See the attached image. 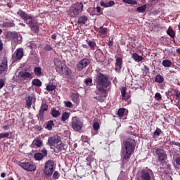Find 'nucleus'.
Wrapping results in <instances>:
<instances>
[{
	"label": "nucleus",
	"instance_id": "nucleus-1",
	"mask_svg": "<svg viewBox=\"0 0 180 180\" xmlns=\"http://www.w3.org/2000/svg\"><path fill=\"white\" fill-rule=\"evenodd\" d=\"M17 14L22 18V20L25 21L27 25H29L32 32L38 34L39 31V22L37 20H35L34 15H32V14H27V13L23 11V10H19L17 12Z\"/></svg>",
	"mask_w": 180,
	"mask_h": 180
},
{
	"label": "nucleus",
	"instance_id": "nucleus-2",
	"mask_svg": "<svg viewBox=\"0 0 180 180\" xmlns=\"http://www.w3.org/2000/svg\"><path fill=\"white\" fill-rule=\"evenodd\" d=\"M136 145V141L133 138H129L124 141V148L122 151V163H127L129 160L135 150Z\"/></svg>",
	"mask_w": 180,
	"mask_h": 180
},
{
	"label": "nucleus",
	"instance_id": "nucleus-3",
	"mask_svg": "<svg viewBox=\"0 0 180 180\" xmlns=\"http://www.w3.org/2000/svg\"><path fill=\"white\" fill-rule=\"evenodd\" d=\"M96 82L98 91L105 94L104 97H106V96H108V87L111 84L110 81L109 80V75L97 73Z\"/></svg>",
	"mask_w": 180,
	"mask_h": 180
},
{
	"label": "nucleus",
	"instance_id": "nucleus-4",
	"mask_svg": "<svg viewBox=\"0 0 180 180\" xmlns=\"http://www.w3.org/2000/svg\"><path fill=\"white\" fill-rule=\"evenodd\" d=\"M48 145L50 146L51 149H54L55 152L57 153H58V152H65L68 148V145L62 143L61 138L58 135L49 136V138H48Z\"/></svg>",
	"mask_w": 180,
	"mask_h": 180
},
{
	"label": "nucleus",
	"instance_id": "nucleus-5",
	"mask_svg": "<svg viewBox=\"0 0 180 180\" xmlns=\"http://www.w3.org/2000/svg\"><path fill=\"white\" fill-rule=\"evenodd\" d=\"M54 63L56 72L59 73V75H65L66 76L71 75V69H69V68H68V66H66V65L63 63L60 59H55Z\"/></svg>",
	"mask_w": 180,
	"mask_h": 180
},
{
	"label": "nucleus",
	"instance_id": "nucleus-6",
	"mask_svg": "<svg viewBox=\"0 0 180 180\" xmlns=\"http://www.w3.org/2000/svg\"><path fill=\"white\" fill-rule=\"evenodd\" d=\"M84 11V4L83 3H75L70 8L69 14L70 17H78L80 13H82Z\"/></svg>",
	"mask_w": 180,
	"mask_h": 180
},
{
	"label": "nucleus",
	"instance_id": "nucleus-7",
	"mask_svg": "<svg viewBox=\"0 0 180 180\" xmlns=\"http://www.w3.org/2000/svg\"><path fill=\"white\" fill-rule=\"evenodd\" d=\"M84 121L79 117H72L71 120V127L76 131H82L84 127Z\"/></svg>",
	"mask_w": 180,
	"mask_h": 180
},
{
	"label": "nucleus",
	"instance_id": "nucleus-8",
	"mask_svg": "<svg viewBox=\"0 0 180 180\" xmlns=\"http://www.w3.org/2000/svg\"><path fill=\"white\" fill-rule=\"evenodd\" d=\"M44 174L46 177H51L54 172V162L53 160H49L45 163V166L43 169Z\"/></svg>",
	"mask_w": 180,
	"mask_h": 180
},
{
	"label": "nucleus",
	"instance_id": "nucleus-9",
	"mask_svg": "<svg viewBox=\"0 0 180 180\" xmlns=\"http://www.w3.org/2000/svg\"><path fill=\"white\" fill-rule=\"evenodd\" d=\"M154 174L151 169H142L140 174V180H153Z\"/></svg>",
	"mask_w": 180,
	"mask_h": 180
},
{
	"label": "nucleus",
	"instance_id": "nucleus-10",
	"mask_svg": "<svg viewBox=\"0 0 180 180\" xmlns=\"http://www.w3.org/2000/svg\"><path fill=\"white\" fill-rule=\"evenodd\" d=\"M18 165L25 170H27V172H34L37 169L36 165L32 162H18Z\"/></svg>",
	"mask_w": 180,
	"mask_h": 180
},
{
	"label": "nucleus",
	"instance_id": "nucleus-11",
	"mask_svg": "<svg viewBox=\"0 0 180 180\" xmlns=\"http://www.w3.org/2000/svg\"><path fill=\"white\" fill-rule=\"evenodd\" d=\"M155 153L158 156V161L161 163H163L165 162L166 159H167V153L165 150V149H162V148H157L155 150Z\"/></svg>",
	"mask_w": 180,
	"mask_h": 180
},
{
	"label": "nucleus",
	"instance_id": "nucleus-12",
	"mask_svg": "<svg viewBox=\"0 0 180 180\" xmlns=\"http://www.w3.org/2000/svg\"><path fill=\"white\" fill-rule=\"evenodd\" d=\"M91 62V59H89L87 58L81 59V60H79L78 63H77V70L79 71L83 70L84 68H86L87 66H89V65H90Z\"/></svg>",
	"mask_w": 180,
	"mask_h": 180
},
{
	"label": "nucleus",
	"instance_id": "nucleus-13",
	"mask_svg": "<svg viewBox=\"0 0 180 180\" xmlns=\"http://www.w3.org/2000/svg\"><path fill=\"white\" fill-rule=\"evenodd\" d=\"M6 38L8 39H12V40H15L18 39L17 42L18 44H21L22 38L20 36H18V34L17 32H12L11 31H8L6 33Z\"/></svg>",
	"mask_w": 180,
	"mask_h": 180
},
{
	"label": "nucleus",
	"instance_id": "nucleus-14",
	"mask_svg": "<svg viewBox=\"0 0 180 180\" xmlns=\"http://www.w3.org/2000/svg\"><path fill=\"white\" fill-rule=\"evenodd\" d=\"M48 110H49L48 104H46L45 103H42V104H41V108L39 111V118L41 121H44V112L48 111Z\"/></svg>",
	"mask_w": 180,
	"mask_h": 180
},
{
	"label": "nucleus",
	"instance_id": "nucleus-15",
	"mask_svg": "<svg viewBox=\"0 0 180 180\" xmlns=\"http://www.w3.org/2000/svg\"><path fill=\"white\" fill-rule=\"evenodd\" d=\"M47 155L48 150L47 149H46V148H44V149H42L41 152H37L36 153H34V158L36 160H41V159H44V158L45 156H47Z\"/></svg>",
	"mask_w": 180,
	"mask_h": 180
},
{
	"label": "nucleus",
	"instance_id": "nucleus-16",
	"mask_svg": "<svg viewBox=\"0 0 180 180\" xmlns=\"http://www.w3.org/2000/svg\"><path fill=\"white\" fill-rule=\"evenodd\" d=\"M18 79L25 80V79H32V75L30 73V72H27L26 70H21L18 74Z\"/></svg>",
	"mask_w": 180,
	"mask_h": 180
},
{
	"label": "nucleus",
	"instance_id": "nucleus-17",
	"mask_svg": "<svg viewBox=\"0 0 180 180\" xmlns=\"http://www.w3.org/2000/svg\"><path fill=\"white\" fill-rule=\"evenodd\" d=\"M95 58L97 60V62H104L105 58L103 52L101 51V49H97L95 51Z\"/></svg>",
	"mask_w": 180,
	"mask_h": 180
},
{
	"label": "nucleus",
	"instance_id": "nucleus-18",
	"mask_svg": "<svg viewBox=\"0 0 180 180\" xmlns=\"http://www.w3.org/2000/svg\"><path fill=\"white\" fill-rule=\"evenodd\" d=\"M8 68L7 58H3L2 62L0 64V75H2L5 70Z\"/></svg>",
	"mask_w": 180,
	"mask_h": 180
},
{
	"label": "nucleus",
	"instance_id": "nucleus-19",
	"mask_svg": "<svg viewBox=\"0 0 180 180\" xmlns=\"http://www.w3.org/2000/svg\"><path fill=\"white\" fill-rule=\"evenodd\" d=\"M37 98H36V96H27V97H25V101H26V105L27 107H28V108H30V107H32V104L33 101H36Z\"/></svg>",
	"mask_w": 180,
	"mask_h": 180
},
{
	"label": "nucleus",
	"instance_id": "nucleus-20",
	"mask_svg": "<svg viewBox=\"0 0 180 180\" xmlns=\"http://www.w3.org/2000/svg\"><path fill=\"white\" fill-rule=\"evenodd\" d=\"M122 63H123L122 58H116V61L115 64L116 72H119L122 70Z\"/></svg>",
	"mask_w": 180,
	"mask_h": 180
},
{
	"label": "nucleus",
	"instance_id": "nucleus-21",
	"mask_svg": "<svg viewBox=\"0 0 180 180\" xmlns=\"http://www.w3.org/2000/svg\"><path fill=\"white\" fill-rule=\"evenodd\" d=\"M70 97L73 103H75V104H79L80 98L79 93H71Z\"/></svg>",
	"mask_w": 180,
	"mask_h": 180
},
{
	"label": "nucleus",
	"instance_id": "nucleus-22",
	"mask_svg": "<svg viewBox=\"0 0 180 180\" xmlns=\"http://www.w3.org/2000/svg\"><path fill=\"white\" fill-rule=\"evenodd\" d=\"M23 55H24L23 49L18 48V49H16V51H15L16 59H18V60L22 59Z\"/></svg>",
	"mask_w": 180,
	"mask_h": 180
},
{
	"label": "nucleus",
	"instance_id": "nucleus-23",
	"mask_svg": "<svg viewBox=\"0 0 180 180\" xmlns=\"http://www.w3.org/2000/svg\"><path fill=\"white\" fill-rule=\"evenodd\" d=\"M89 18L86 17V15H81L78 18L77 23L79 24L80 25H84L86 22H87Z\"/></svg>",
	"mask_w": 180,
	"mask_h": 180
},
{
	"label": "nucleus",
	"instance_id": "nucleus-24",
	"mask_svg": "<svg viewBox=\"0 0 180 180\" xmlns=\"http://www.w3.org/2000/svg\"><path fill=\"white\" fill-rule=\"evenodd\" d=\"M86 42L89 46L90 47V49H91V51H94V49H96L97 44L96 42H95V41H91L90 39H86Z\"/></svg>",
	"mask_w": 180,
	"mask_h": 180
},
{
	"label": "nucleus",
	"instance_id": "nucleus-25",
	"mask_svg": "<svg viewBox=\"0 0 180 180\" xmlns=\"http://www.w3.org/2000/svg\"><path fill=\"white\" fill-rule=\"evenodd\" d=\"M51 115L54 118H58V117H60V112L59 110H56V108H53L51 111Z\"/></svg>",
	"mask_w": 180,
	"mask_h": 180
},
{
	"label": "nucleus",
	"instance_id": "nucleus-26",
	"mask_svg": "<svg viewBox=\"0 0 180 180\" xmlns=\"http://www.w3.org/2000/svg\"><path fill=\"white\" fill-rule=\"evenodd\" d=\"M3 27L5 28H12L15 27V24L13 22V21L6 22L3 23Z\"/></svg>",
	"mask_w": 180,
	"mask_h": 180
},
{
	"label": "nucleus",
	"instance_id": "nucleus-27",
	"mask_svg": "<svg viewBox=\"0 0 180 180\" xmlns=\"http://www.w3.org/2000/svg\"><path fill=\"white\" fill-rule=\"evenodd\" d=\"M101 7H105V8L112 7V6H115V1H109V3H105L104 1H101Z\"/></svg>",
	"mask_w": 180,
	"mask_h": 180
},
{
	"label": "nucleus",
	"instance_id": "nucleus-28",
	"mask_svg": "<svg viewBox=\"0 0 180 180\" xmlns=\"http://www.w3.org/2000/svg\"><path fill=\"white\" fill-rule=\"evenodd\" d=\"M167 34L171 37V38H175L176 36V32L174 31V30L172 28V27H169L167 31Z\"/></svg>",
	"mask_w": 180,
	"mask_h": 180
},
{
	"label": "nucleus",
	"instance_id": "nucleus-29",
	"mask_svg": "<svg viewBox=\"0 0 180 180\" xmlns=\"http://www.w3.org/2000/svg\"><path fill=\"white\" fill-rule=\"evenodd\" d=\"M162 65H163L165 68H171L172 62L169 59H165L164 60H162Z\"/></svg>",
	"mask_w": 180,
	"mask_h": 180
},
{
	"label": "nucleus",
	"instance_id": "nucleus-30",
	"mask_svg": "<svg viewBox=\"0 0 180 180\" xmlns=\"http://www.w3.org/2000/svg\"><path fill=\"white\" fill-rule=\"evenodd\" d=\"M32 85L37 87H41L42 86V82H41L40 79H33Z\"/></svg>",
	"mask_w": 180,
	"mask_h": 180
},
{
	"label": "nucleus",
	"instance_id": "nucleus-31",
	"mask_svg": "<svg viewBox=\"0 0 180 180\" xmlns=\"http://www.w3.org/2000/svg\"><path fill=\"white\" fill-rule=\"evenodd\" d=\"M33 143L34 145L37 146V148H41V146H43V141H41V139H39L36 138L35 139H34Z\"/></svg>",
	"mask_w": 180,
	"mask_h": 180
},
{
	"label": "nucleus",
	"instance_id": "nucleus-32",
	"mask_svg": "<svg viewBox=\"0 0 180 180\" xmlns=\"http://www.w3.org/2000/svg\"><path fill=\"white\" fill-rule=\"evenodd\" d=\"M161 134H163V131L157 127L155 131L153 132V138H158Z\"/></svg>",
	"mask_w": 180,
	"mask_h": 180
},
{
	"label": "nucleus",
	"instance_id": "nucleus-33",
	"mask_svg": "<svg viewBox=\"0 0 180 180\" xmlns=\"http://www.w3.org/2000/svg\"><path fill=\"white\" fill-rule=\"evenodd\" d=\"M34 72L37 77H39L42 75L41 68L36 66L34 69Z\"/></svg>",
	"mask_w": 180,
	"mask_h": 180
},
{
	"label": "nucleus",
	"instance_id": "nucleus-34",
	"mask_svg": "<svg viewBox=\"0 0 180 180\" xmlns=\"http://www.w3.org/2000/svg\"><path fill=\"white\" fill-rule=\"evenodd\" d=\"M132 58L136 62H141L143 59V56H140L138 53H133Z\"/></svg>",
	"mask_w": 180,
	"mask_h": 180
},
{
	"label": "nucleus",
	"instance_id": "nucleus-35",
	"mask_svg": "<svg viewBox=\"0 0 180 180\" xmlns=\"http://www.w3.org/2000/svg\"><path fill=\"white\" fill-rule=\"evenodd\" d=\"M56 86L55 84H48L46 86V91L49 93H53L54 90H56Z\"/></svg>",
	"mask_w": 180,
	"mask_h": 180
},
{
	"label": "nucleus",
	"instance_id": "nucleus-36",
	"mask_svg": "<svg viewBox=\"0 0 180 180\" xmlns=\"http://www.w3.org/2000/svg\"><path fill=\"white\" fill-rule=\"evenodd\" d=\"M55 125L53 120H51L50 121H48L46 122V129H49V131H52L53 127Z\"/></svg>",
	"mask_w": 180,
	"mask_h": 180
},
{
	"label": "nucleus",
	"instance_id": "nucleus-37",
	"mask_svg": "<svg viewBox=\"0 0 180 180\" xmlns=\"http://www.w3.org/2000/svg\"><path fill=\"white\" fill-rule=\"evenodd\" d=\"M155 80L157 83H163L165 79L161 75H156Z\"/></svg>",
	"mask_w": 180,
	"mask_h": 180
},
{
	"label": "nucleus",
	"instance_id": "nucleus-38",
	"mask_svg": "<svg viewBox=\"0 0 180 180\" xmlns=\"http://www.w3.org/2000/svg\"><path fill=\"white\" fill-rule=\"evenodd\" d=\"M146 8H147V4H144L143 6H141V7H137L136 11L138 13H145Z\"/></svg>",
	"mask_w": 180,
	"mask_h": 180
},
{
	"label": "nucleus",
	"instance_id": "nucleus-39",
	"mask_svg": "<svg viewBox=\"0 0 180 180\" xmlns=\"http://www.w3.org/2000/svg\"><path fill=\"white\" fill-rule=\"evenodd\" d=\"M70 115V112H63L61 120L66 121L67 120H68Z\"/></svg>",
	"mask_w": 180,
	"mask_h": 180
},
{
	"label": "nucleus",
	"instance_id": "nucleus-40",
	"mask_svg": "<svg viewBox=\"0 0 180 180\" xmlns=\"http://www.w3.org/2000/svg\"><path fill=\"white\" fill-rule=\"evenodd\" d=\"M99 32H100V34H102L103 35H105L106 34H108V28H104L103 27H100Z\"/></svg>",
	"mask_w": 180,
	"mask_h": 180
},
{
	"label": "nucleus",
	"instance_id": "nucleus-41",
	"mask_svg": "<svg viewBox=\"0 0 180 180\" xmlns=\"http://www.w3.org/2000/svg\"><path fill=\"white\" fill-rule=\"evenodd\" d=\"M85 84H86V86H92L93 84L92 77H88L87 79H86Z\"/></svg>",
	"mask_w": 180,
	"mask_h": 180
},
{
	"label": "nucleus",
	"instance_id": "nucleus-42",
	"mask_svg": "<svg viewBox=\"0 0 180 180\" xmlns=\"http://www.w3.org/2000/svg\"><path fill=\"white\" fill-rule=\"evenodd\" d=\"M123 3H126L127 4L136 5L137 1L136 0H123Z\"/></svg>",
	"mask_w": 180,
	"mask_h": 180
},
{
	"label": "nucleus",
	"instance_id": "nucleus-43",
	"mask_svg": "<svg viewBox=\"0 0 180 180\" xmlns=\"http://www.w3.org/2000/svg\"><path fill=\"white\" fill-rule=\"evenodd\" d=\"M60 177V173L59 172H58L57 170H56L54 172H53V174L52 176V179H53V180H57V179H59Z\"/></svg>",
	"mask_w": 180,
	"mask_h": 180
},
{
	"label": "nucleus",
	"instance_id": "nucleus-44",
	"mask_svg": "<svg viewBox=\"0 0 180 180\" xmlns=\"http://www.w3.org/2000/svg\"><path fill=\"white\" fill-rule=\"evenodd\" d=\"M125 112V108H119L117 115L118 117H123L124 113Z\"/></svg>",
	"mask_w": 180,
	"mask_h": 180
},
{
	"label": "nucleus",
	"instance_id": "nucleus-45",
	"mask_svg": "<svg viewBox=\"0 0 180 180\" xmlns=\"http://www.w3.org/2000/svg\"><path fill=\"white\" fill-rule=\"evenodd\" d=\"M100 127H101V125L98 121H96V122H94L93 124V128L95 131H98Z\"/></svg>",
	"mask_w": 180,
	"mask_h": 180
},
{
	"label": "nucleus",
	"instance_id": "nucleus-46",
	"mask_svg": "<svg viewBox=\"0 0 180 180\" xmlns=\"http://www.w3.org/2000/svg\"><path fill=\"white\" fill-rule=\"evenodd\" d=\"M120 91H121L122 96L125 97L126 93H127V87H122Z\"/></svg>",
	"mask_w": 180,
	"mask_h": 180
},
{
	"label": "nucleus",
	"instance_id": "nucleus-47",
	"mask_svg": "<svg viewBox=\"0 0 180 180\" xmlns=\"http://www.w3.org/2000/svg\"><path fill=\"white\" fill-rule=\"evenodd\" d=\"M9 136V132H4V134L1 133L0 134V139L2 138H8Z\"/></svg>",
	"mask_w": 180,
	"mask_h": 180
},
{
	"label": "nucleus",
	"instance_id": "nucleus-48",
	"mask_svg": "<svg viewBox=\"0 0 180 180\" xmlns=\"http://www.w3.org/2000/svg\"><path fill=\"white\" fill-rule=\"evenodd\" d=\"M94 98H96V100H98V101H100L101 103L105 101V99L103 98V96H96V97H94Z\"/></svg>",
	"mask_w": 180,
	"mask_h": 180
},
{
	"label": "nucleus",
	"instance_id": "nucleus-49",
	"mask_svg": "<svg viewBox=\"0 0 180 180\" xmlns=\"http://www.w3.org/2000/svg\"><path fill=\"white\" fill-rule=\"evenodd\" d=\"M155 100H158V101H159L160 100H162V97L160 93H155Z\"/></svg>",
	"mask_w": 180,
	"mask_h": 180
},
{
	"label": "nucleus",
	"instance_id": "nucleus-50",
	"mask_svg": "<svg viewBox=\"0 0 180 180\" xmlns=\"http://www.w3.org/2000/svg\"><path fill=\"white\" fill-rule=\"evenodd\" d=\"M171 145H175L176 146H179L180 148V142H176L175 141H170ZM180 151V149H179Z\"/></svg>",
	"mask_w": 180,
	"mask_h": 180
},
{
	"label": "nucleus",
	"instance_id": "nucleus-51",
	"mask_svg": "<svg viewBox=\"0 0 180 180\" xmlns=\"http://www.w3.org/2000/svg\"><path fill=\"white\" fill-rule=\"evenodd\" d=\"M5 86V80L0 79V89H2Z\"/></svg>",
	"mask_w": 180,
	"mask_h": 180
},
{
	"label": "nucleus",
	"instance_id": "nucleus-52",
	"mask_svg": "<svg viewBox=\"0 0 180 180\" xmlns=\"http://www.w3.org/2000/svg\"><path fill=\"white\" fill-rule=\"evenodd\" d=\"M53 48L51 45H46L44 47V51H52Z\"/></svg>",
	"mask_w": 180,
	"mask_h": 180
},
{
	"label": "nucleus",
	"instance_id": "nucleus-53",
	"mask_svg": "<svg viewBox=\"0 0 180 180\" xmlns=\"http://www.w3.org/2000/svg\"><path fill=\"white\" fill-rule=\"evenodd\" d=\"M65 105L66 107H68V108L72 107V103L71 101H66Z\"/></svg>",
	"mask_w": 180,
	"mask_h": 180
},
{
	"label": "nucleus",
	"instance_id": "nucleus-54",
	"mask_svg": "<svg viewBox=\"0 0 180 180\" xmlns=\"http://www.w3.org/2000/svg\"><path fill=\"white\" fill-rule=\"evenodd\" d=\"M149 68L148 66H144V68H143V72H145V73H149Z\"/></svg>",
	"mask_w": 180,
	"mask_h": 180
},
{
	"label": "nucleus",
	"instance_id": "nucleus-55",
	"mask_svg": "<svg viewBox=\"0 0 180 180\" xmlns=\"http://www.w3.org/2000/svg\"><path fill=\"white\" fill-rule=\"evenodd\" d=\"M108 46H113V40L110 41V39L108 41Z\"/></svg>",
	"mask_w": 180,
	"mask_h": 180
},
{
	"label": "nucleus",
	"instance_id": "nucleus-56",
	"mask_svg": "<svg viewBox=\"0 0 180 180\" xmlns=\"http://www.w3.org/2000/svg\"><path fill=\"white\" fill-rule=\"evenodd\" d=\"M4 49V42H2L1 39H0V51H3Z\"/></svg>",
	"mask_w": 180,
	"mask_h": 180
},
{
	"label": "nucleus",
	"instance_id": "nucleus-57",
	"mask_svg": "<svg viewBox=\"0 0 180 180\" xmlns=\"http://www.w3.org/2000/svg\"><path fill=\"white\" fill-rule=\"evenodd\" d=\"M175 96H176V98H180V91H176Z\"/></svg>",
	"mask_w": 180,
	"mask_h": 180
},
{
	"label": "nucleus",
	"instance_id": "nucleus-58",
	"mask_svg": "<svg viewBox=\"0 0 180 180\" xmlns=\"http://www.w3.org/2000/svg\"><path fill=\"white\" fill-rule=\"evenodd\" d=\"M176 163L180 165V156L176 158Z\"/></svg>",
	"mask_w": 180,
	"mask_h": 180
},
{
	"label": "nucleus",
	"instance_id": "nucleus-59",
	"mask_svg": "<svg viewBox=\"0 0 180 180\" xmlns=\"http://www.w3.org/2000/svg\"><path fill=\"white\" fill-rule=\"evenodd\" d=\"M51 38H52V39H57V35H56V34H53L52 35H51Z\"/></svg>",
	"mask_w": 180,
	"mask_h": 180
},
{
	"label": "nucleus",
	"instance_id": "nucleus-60",
	"mask_svg": "<svg viewBox=\"0 0 180 180\" xmlns=\"http://www.w3.org/2000/svg\"><path fill=\"white\" fill-rule=\"evenodd\" d=\"M1 177H6V173H5L4 172H3L1 174Z\"/></svg>",
	"mask_w": 180,
	"mask_h": 180
},
{
	"label": "nucleus",
	"instance_id": "nucleus-61",
	"mask_svg": "<svg viewBox=\"0 0 180 180\" xmlns=\"http://www.w3.org/2000/svg\"><path fill=\"white\" fill-rule=\"evenodd\" d=\"M101 7H96V11L97 13H101Z\"/></svg>",
	"mask_w": 180,
	"mask_h": 180
},
{
	"label": "nucleus",
	"instance_id": "nucleus-62",
	"mask_svg": "<svg viewBox=\"0 0 180 180\" xmlns=\"http://www.w3.org/2000/svg\"><path fill=\"white\" fill-rule=\"evenodd\" d=\"M4 129H9L8 125H4Z\"/></svg>",
	"mask_w": 180,
	"mask_h": 180
},
{
	"label": "nucleus",
	"instance_id": "nucleus-63",
	"mask_svg": "<svg viewBox=\"0 0 180 180\" xmlns=\"http://www.w3.org/2000/svg\"><path fill=\"white\" fill-rule=\"evenodd\" d=\"M82 48H85L86 49H88V45L82 44Z\"/></svg>",
	"mask_w": 180,
	"mask_h": 180
},
{
	"label": "nucleus",
	"instance_id": "nucleus-64",
	"mask_svg": "<svg viewBox=\"0 0 180 180\" xmlns=\"http://www.w3.org/2000/svg\"><path fill=\"white\" fill-rule=\"evenodd\" d=\"M176 52H177V53H180V48H179V49H177Z\"/></svg>",
	"mask_w": 180,
	"mask_h": 180
}]
</instances>
